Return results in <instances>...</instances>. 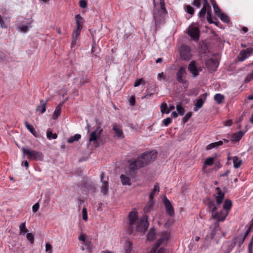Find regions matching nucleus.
Instances as JSON below:
<instances>
[{"label":"nucleus","mask_w":253,"mask_h":253,"mask_svg":"<svg viewBox=\"0 0 253 253\" xmlns=\"http://www.w3.org/2000/svg\"><path fill=\"white\" fill-rule=\"evenodd\" d=\"M104 176V173L102 172L100 175L101 181L102 182V185L101 186V192L103 195H107L108 190L109 184L107 181H103V179Z\"/></svg>","instance_id":"2eb2a0df"},{"label":"nucleus","mask_w":253,"mask_h":253,"mask_svg":"<svg viewBox=\"0 0 253 253\" xmlns=\"http://www.w3.org/2000/svg\"><path fill=\"white\" fill-rule=\"evenodd\" d=\"M252 53L251 49H247L246 50H242L239 53L238 59L240 61H243L245 60L249 55Z\"/></svg>","instance_id":"f3484780"},{"label":"nucleus","mask_w":253,"mask_h":253,"mask_svg":"<svg viewBox=\"0 0 253 253\" xmlns=\"http://www.w3.org/2000/svg\"><path fill=\"white\" fill-rule=\"evenodd\" d=\"M224 99V96L219 93L216 94L214 96V100L218 103L220 104Z\"/></svg>","instance_id":"f704fd0d"},{"label":"nucleus","mask_w":253,"mask_h":253,"mask_svg":"<svg viewBox=\"0 0 253 253\" xmlns=\"http://www.w3.org/2000/svg\"><path fill=\"white\" fill-rule=\"evenodd\" d=\"M129 103L131 106H134L135 103V97L134 96L131 97L129 100Z\"/></svg>","instance_id":"e2e57ef3"},{"label":"nucleus","mask_w":253,"mask_h":253,"mask_svg":"<svg viewBox=\"0 0 253 253\" xmlns=\"http://www.w3.org/2000/svg\"><path fill=\"white\" fill-rule=\"evenodd\" d=\"M232 205V201L230 200L227 199L224 203L223 209L225 210V212H229L231 208Z\"/></svg>","instance_id":"a878e982"},{"label":"nucleus","mask_w":253,"mask_h":253,"mask_svg":"<svg viewBox=\"0 0 253 253\" xmlns=\"http://www.w3.org/2000/svg\"><path fill=\"white\" fill-rule=\"evenodd\" d=\"M252 229V227H248L247 230L246 231V232H245L244 235L243 236H242L241 239V241L240 243V244H241L243 243V242L244 241V240L246 238V237L248 235V234L250 233V231H251V230Z\"/></svg>","instance_id":"c03bdc74"},{"label":"nucleus","mask_w":253,"mask_h":253,"mask_svg":"<svg viewBox=\"0 0 253 253\" xmlns=\"http://www.w3.org/2000/svg\"><path fill=\"white\" fill-rule=\"evenodd\" d=\"M161 111L163 114H164L165 111H166V109L167 108V104L164 102L161 104Z\"/></svg>","instance_id":"3c124183"},{"label":"nucleus","mask_w":253,"mask_h":253,"mask_svg":"<svg viewBox=\"0 0 253 253\" xmlns=\"http://www.w3.org/2000/svg\"><path fill=\"white\" fill-rule=\"evenodd\" d=\"M184 9L187 13L191 15H193L194 14V9L190 5H185L184 6Z\"/></svg>","instance_id":"c9c22d12"},{"label":"nucleus","mask_w":253,"mask_h":253,"mask_svg":"<svg viewBox=\"0 0 253 253\" xmlns=\"http://www.w3.org/2000/svg\"><path fill=\"white\" fill-rule=\"evenodd\" d=\"M145 84V81L142 79H136L134 83V86L137 87L138 86L141 84Z\"/></svg>","instance_id":"a19ab883"},{"label":"nucleus","mask_w":253,"mask_h":253,"mask_svg":"<svg viewBox=\"0 0 253 253\" xmlns=\"http://www.w3.org/2000/svg\"><path fill=\"white\" fill-rule=\"evenodd\" d=\"M157 253H166L165 249L164 248H160L157 251Z\"/></svg>","instance_id":"774afa93"},{"label":"nucleus","mask_w":253,"mask_h":253,"mask_svg":"<svg viewBox=\"0 0 253 253\" xmlns=\"http://www.w3.org/2000/svg\"><path fill=\"white\" fill-rule=\"evenodd\" d=\"M164 203L167 212L170 216H173L174 215V211L170 201L165 197L164 199Z\"/></svg>","instance_id":"ddd939ff"},{"label":"nucleus","mask_w":253,"mask_h":253,"mask_svg":"<svg viewBox=\"0 0 253 253\" xmlns=\"http://www.w3.org/2000/svg\"><path fill=\"white\" fill-rule=\"evenodd\" d=\"M132 249V243L130 241L126 242L125 251L126 253H130Z\"/></svg>","instance_id":"7c9ffc66"},{"label":"nucleus","mask_w":253,"mask_h":253,"mask_svg":"<svg viewBox=\"0 0 253 253\" xmlns=\"http://www.w3.org/2000/svg\"><path fill=\"white\" fill-rule=\"evenodd\" d=\"M77 28L74 30L72 34V41L71 45L73 46L76 44L78 42L79 37L80 35V31L82 29L81 23L82 22L83 18L80 14H77L75 16Z\"/></svg>","instance_id":"7ed1b4c3"},{"label":"nucleus","mask_w":253,"mask_h":253,"mask_svg":"<svg viewBox=\"0 0 253 253\" xmlns=\"http://www.w3.org/2000/svg\"><path fill=\"white\" fill-rule=\"evenodd\" d=\"M225 126H230L232 125V121L231 120H227L224 122Z\"/></svg>","instance_id":"338daca9"},{"label":"nucleus","mask_w":253,"mask_h":253,"mask_svg":"<svg viewBox=\"0 0 253 253\" xmlns=\"http://www.w3.org/2000/svg\"><path fill=\"white\" fill-rule=\"evenodd\" d=\"M180 57L184 60H189L192 57L191 48L186 45H182L179 49Z\"/></svg>","instance_id":"0eeeda50"},{"label":"nucleus","mask_w":253,"mask_h":253,"mask_svg":"<svg viewBox=\"0 0 253 253\" xmlns=\"http://www.w3.org/2000/svg\"><path fill=\"white\" fill-rule=\"evenodd\" d=\"M20 229V234H24L25 233L28 232V230L26 227V223L25 222L21 223L19 225Z\"/></svg>","instance_id":"4c0bfd02"},{"label":"nucleus","mask_w":253,"mask_h":253,"mask_svg":"<svg viewBox=\"0 0 253 253\" xmlns=\"http://www.w3.org/2000/svg\"><path fill=\"white\" fill-rule=\"evenodd\" d=\"M192 4L196 7L199 8L201 6V0H194Z\"/></svg>","instance_id":"6e6d98bb"},{"label":"nucleus","mask_w":253,"mask_h":253,"mask_svg":"<svg viewBox=\"0 0 253 253\" xmlns=\"http://www.w3.org/2000/svg\"><path fill=\"white\" fill-rule=\"evenodd\" d=\"M234 168L235 169L239 168L242 163V160L237 156H234L232 158Z\"/></svg>","instance_id":"5701e85b"},{"label":"nucleus","mask_w":253,"mask_h":253,"mask_svg":"<svg viewBox=\"0 0 253 253\" xmlns=\"http://www.w3.org/2000/svg\"><path fill=\"white\" fill-rule=\"evenodd\" d=\"M121 180L123 185H130L131 182L130 178L124 174H121L120 176Z\"/></svg>","instance_id":"b1692460"},{"label":"nucleus","mask_w":253,"mask_h":253,"mask_svg":"<svg viewBox=\"0 0 253 253\" xmlns=\"http://www.w3.org/2000/svg\"><path fill=\"white\" fill-rule=\"evenodd\" d=\"M187 34L195 40H198L199 39L200 30L198 27H189L187 29Z\"/></svg>","instance_id":"1a4fd4ad"},{"label":"nucleus","mask_w":253,"mask_h":253,"mask_svg":"<svg viewBox=\"0 0 253 253\" xmlns=\"http://www.w3.org/2000/svg\"><path fill=\"white\" fill-rule=\"evenodd\" d=\"M171 123V119L169 117L167 118L163 121L164 125L165 126H168Z\"/></svg>","instance_id":"603ef678"},{"label":"nucleus","mask_w":253,"mask_h":253,"mask_svg":"<svg viewBox=\"0 0 253 253\" xmlns=\"http://www.w3.org/2000/svg\"><path fill=\"white\" fill-rule=\"evenodd\" d=\"M169 238V234L166 232H163L161 233V237L158 240L155 244L157 247H160L161 245H166Z\"/></svg>","instance_id":"4468645a"},{"label":"nucleus","mask_w":253,"mask_h":253,"mask_svg":"<svg viewBox=\"0 0 253 253\" xmlns=\"http://www.w3.org/2000/svg\"><path fill=\"white\" fill-rule=\"evenodd\" d=\"M208 67L211 70H215L218 66V63L216 61L212 58H210L207 61Z\"/></svg>","instance_id":"6ab92c4d"},{"label":"nucleus","mask_w":253,"mask_h":253,"mask_svg":"<svg viewBox=\"0 0 253 253\" xmlns=\"http://www.w3.org/2000/svg\"><path fill=\"white\" fill-rule=\"evenodd\" d=\"M0 27L2 28H6V27L5 25L4 22L3 20L2 19V18H1L0 15Z\"/></svg>","instance_id":"0e129e2a"},{"label":"nucleus","mask_w":253,"mask_h":253,"mask_svg":"<svg viewBox=\"0 0 253 253\" xmlns=\"http://www.w3.org/2000/svg\"><path fill=\"white\" fill-rule=\"evenodd\" d=\"M192 114V112H189L186 114V115L182 119L183 123H185L188 121V120L191 117Z\"/></svg>","instance_id":"a18cd8bd"},{"label":"nucleus","mask_w":253,"mask_h":253,"mask_svg":"<svg viewBox=\"0 0 253 253\" xmlns=\"http://www.w3.org/2000/svg\"><path fill=\"white\" fill-rule=\"evenodd\" d=\"M207 206L211 213L216 211L217 209V206L210 199H208Z\"/></svg>","instance_id":"4be33fe9"},{"label":"nucleus","mask_w":253,"mask_h":253,"mask_svg":"<svg viewBox=\"0 0 253 253\" xmlns=\"http://www.w3.org/2000/svg\"><path fill=\"white\" fill-rule=\"evenodd\" d=\"M228 214V212L223 211H222L219 212L213 211L211 213V218L216 219L217 221H223Z\"/></svg>","instance_id":"9d476101"},{"label":"nucleus","mask_w":253,"mask_h":253,"mask_svg":"<svg viewBox=\"0 0 253 253\" xmlns=\"http://www.w3.org/2000/svg\"><path fill=\"white\" fill-rule=\"evenodd\" d=\"M253 245V235L252 238V239L249 244L248 245V252L249 253H252V246Z\"/></svg>","instance_id":"864d4df0"},{"label":"nucleus","mask_w":253,"mask_h":253,"mask_svg":"<svg viewBox=\"0 0 253 253\" xmlns=\"http://www.w3.org/2000/svg\"><path fill=\"white\" fill-rule=\"evenodd\" d=\"M154 93V92H149V91H148V90H147L146 91V95L142 96V99H143L144 98H148L149 97H150Z\"/></svg>","instance_id":"052dcab7"},{"label":"nucleus","mask_w":253,"mask_h":253,"mask_svg":"<svg viewBox=\"0 0 253 253\" xmlns=\"http://www.w3.org/2000/svg\"><path fill=\"white\" fill-rule=\"evenodd\" d=\"M211 3L213 6L215 14H216V16H218L220 15V14L221 13L220 8L213 0H212Z\"/></svg>","instance_id":"72a5a7b5"},{"label":"nucleus","mask_w":253,"mask_h":253,"mask_svg":"<svg viewBox=\"0 0 253 253\" xmlns=\"http://www.w3.org/2000/svg\"><path fill=\"white\" fill-rule=\"evenodd\" d=\"M207 8L208 7H206V5H204V6L202 8V9L199 12L198 15L199 17L205 18Z\"/></svg>","instance_id":"58836bf2"},{"label":"nucleus","mask_w":253,"mask_h":253,"mask_svg":"<svg viewBox=\"0 0 253 253\" xmlns=\"http://www.w3.org/2000/svg\"><path fill=\"white\" fill-rule=\"evenodd\" d=\"M22 150L24 154L28 155V159L35 161H41L43 158L42 154L40 152L26 149L25 147H22Z\"/></svg>","instance_id":"20e7f679"},{"label":"nucleus","mask_w":253,"mask_h":253,"mask_svg":"<svg viewBox=\"0 0 253 253\" xmlns=\"http://www.w3.org/2000/svg\"><path fill=\"white\" fill-rule=\"evenodd\" d=\"M153 0L154 6L153 10V18L156 25H158L165 21V17L168 12L164 0H160V8L156 7L155 0Z\"/></svg>","instance_id":"f03ea898"},{"label":"nucleus","mask_w":253,"mask_h":253,"mask_svg":"<svg viewBox=\"0 0 253 253\" xmlns=\"http://www.w3.org/2000/svg\"><path fill=\"white\" fill-rule=\"evenodd\" d=\"M102 131V128L99 126H98L94 131H92L90 133L89 141L90 142L96 141L98 138L100 137Z\"/></svg>","instance_id":"f8f14e48"},{"label":"nucleus","mask_w":253,"mask_h":253,"mask_svg":"<svg viewBox=\"0 0 253 253\" xmlns=\"http://www.w3.org/2000/svg\"><path fill=\"white\" fill-rule=\"evenodd\" d=\"M19 29L21 31L25 33L28 31V27L26 25H21L19 27Z\"/></svg>","instance_id":"4d7b16f0"},{"label":"nucleus","mask_w":253,"mask_h":253,"mask_svg":"<svg viewBox=\"0 0 253 253\" xmlns=\"http://www.w3.org/2000/svg\"><path fill=\"white\" fill-rule=\"evenodd\" d=\"M204 104V100L202 98H199L196 101L194 109V111H197L199 109L201 108Z\"/></svg>","instance_id":"2f4dec72"},{"label":"nucleus","mask_w":253,"mask_h":253,"mask_svg":"<svg viewBox=\"0 0 253 253\" xmlns=\"http://www.w3.org/2000/svg\"><path fill=\"white\" fill-rule=\"evenodd\" d=\"M186 74L185 68H180L176 73L177 81L181 84H185L187 83V81L183 79V78L186 76Z\"/></svg>","instance_id":"9b49d317"},{"label":"nucleus","mask_w":253,"mask_h":253,"mask_svg":"<svg viewBox=\"0 0 253 253\" xmlns=\"http://www.w3.org/2000/svg\"><path fill=\"white\" fill-rule=\"evenodd\" d=\"M47 101H44L43 100H40V105L37 107L36 111L41 114L43 113L46 110V107Z\"/></svg>","instance_id":"a211bd4d"},{"label":"nucleus","mask_w":253,"mask_h":253,"mask_svg":"<svg viewBox=\"0 0 253 253\" xmlns=\"http://www.w3.org/2000/svg\"><path fill=\"white\" fill-rule=\"evenodd\" d=\"M244 132L242 131H239L236 133L233 134L231 137V140L233 142L239 141L242 136H243Z\"/></svg>","instance_id":"412c9836"},{"label":"nucleus","mask_w":253,"mask_h":253,"mask_svg":"<svg viewBox=\"0 0 253 253\" xmlns=\"http://www.w3.org/2000/svg\"><path fill=\"white\" fill-rule=\"evenodd\" d=\"M39 206L40 205L39 203L35 204L32 207L33 211L35 212H37L39 208Z\"/></svg>","instance_id":"bf43d9fd"},{"label":"nucleus","mask_w":253,"mask_h":253,"mask_svg":"<svg viewBox=\"0 0 253 253\" xmlns=\"http://www.w3.org/2000/svg\"><path fill=\"white\" fill-rule=\"evenodd\" d=\"M128 221H129V228L128 233L129 234L132 233L134 229V225L137 223L139 221L138 220V215L136 211H131L128 214Z\"/></svg>","instance_id":"423d86ee"},{"label":"nucleus","mask_w":253,"mask_h":253,"mask_svg":"<svg viewBox=\"0 0 253 253\" xmlns=\"http://www.w3.org/2000/svg\"><path fill=\"white\" fill-rule=\"evenodd\" d=\"M64 102L60 103L56 107L55 111L52 115V118L53 120H56L61 114V107L62 106Z\"/></svg>","instance_id":"aec40b11"},{"label":"nucleus","mask_w":253,"mask_h":253,"mask_svg":"<svg viewBox=\"0 0 253 253\" xmlns=\"http://www.w3.org/2000/svg\"><path fill=\"white\" fill-rule=\"evenodd\" d=\"M83 213V220L86 221L87 220V210L85 208H84L82 210Z\"/></svg>","instance_id":"49530a36"},{"label":"nucleus","mask_w":253,"mask_h":253,"mask_svg":"<svg viewBox=\"0 0 253 253\" xmlns=\"http://www.w3.org/2000/svg\"><path fill=\"white\" fill-rule=\"evenodd\" d=\"M159 192V186L157 183H156L154 186L153 189L151 191L149 199L153 200L155 194V192Z\"/></svg>","instance_id":"c85d7f7f"},{"label":"nucleus","mask_w":253,"mask_h":253,"mask_svg":"<svg viewBox=\"0 0 253 253\" xmlns=\"http://www.w3.org/2000/svg\"><path fill=\"white\" fill-rule=\"evenodd\" d=\"M112 126V130L115 133L114 135V138L117 139L124 138L125 135L123 131L122 126L117 123H113Z\"/></svg>","instance_id":"6e6552de"},{"label":"nucleus","mask_w":253,"mask_h":253,"mask_svg":"<svg viewBox=\"0 0 253 253\" xmlns=\"http://www.w3.org/2000/svg\"><path fill=\"white\" fill-rule=\"evenodd\" d=\"M47 138L49 139L51 138L55 139L57 138V135L56 133H53L51 131H48L46 133Z\"/></svg>","instance_id":"79ce46f5"},{"label":"nucleus","mask_w":253,"mask_h":253,"mask_svg":"<svg viewBox=\"0 0 253 253\" xmlns=\"http://www.w3.org/2000/svg\"><path fill=\"white\" fill-rule=\"evenodd\" d=\"M157 153L155 151L147 152L142 154L136 160L129 164L128 167L127 174L133 176L138 169L155 161L157 157Z\"/></svg>","instance_id":"f257e3e1"},{"label":"nucleus","mask_w":253,"mask_h":253,"mask_svg":"<svg viewBox=\"0 0 253 253\" xmlns=\"http://www.w3.org/2000/svg\"><path fill=\"white\" fill-rule=\"evenodd\" d=\"M24 124L26 127L30 131V132L34 136H36V132L35 131L34 126L32 125L29 124L28 122L27 121H25Z\"/></svg>","instance_id":"c756f323"},{"label":"nucleus","mask_w":253,"mask_h":253,"mask_svg":"<svg viewBox=\"0 0 253 253\" xmlns=\"http://www.w3.org/2000/svg\"><path fill=\"white\" fill-rule=\"evenodd\" d=\"M155 232L153 228H151L147 235L148 240L152 241L155 239Z\"/></svg>","instance_id":"cd10ccee"},{"label":"nucleus","mask_w":253,"mask_h":253,"mask_svg":"<svg viewBox=\"0 0 253 253\" xmlns=\"http://www.w3.org/2000/svg\"><path fill=\"white\" fill-rule=\"evenodd\" d=\"M159 247H157L156 244L155 245V246L152 248L149 253H156L157 249Z\"/></svg>","instance_id":"69168bd1"},{"label":"nucleus","mask_w":253,"mask_h":253,"mask_svg":"<svg viewBox=\"0 0 253 253\" xmlns=\"http://www.w3.org/2000/svg\"><path fill=\"white\" fill-rule=\"evenodd\" d=\"M176 109L178 112V113L180 115H183L184 113V109L183 107H182V106H180V105H177L176 107Z\"/></svg>","instance_id":"09e8293b"},{"label":"nucleus","mask_w":253,"mask_h":253,"mask_svg":"<svg viewBox=\"0 0 253 253\" xmlns=\"http://www.w3.org/2000/svg\"><path fill=\"white\" fill-rule=\"evenodd\" d=\"M81 137V135L79 134H76L74 136H72L70 137V138L68 140L67 142L69 143H72L74 142L75 141L79 140Z\"/></svg>","instance_id":"e433bc0d"},{"label":"nucleus","mask_w":253,"mask_h":253,"mask_svg":"<svg viewBox=\"0 0 253 253\" xmlns=\"http://www.w3.org/2000/svg\"><path fill=\"white\" fill-rule=\"evenodd\" d=\"M214 162V158L213 157H209L206 159L205 160L204 164L208 166H211L213 164Z\"/></svg>","instance_id":"37998d69"},{"label":"nucleus","mask_w":253,"mask_h":253,"mask_svg":"<svg viewBox=\"0 0 253 253\" xmlns=\"http://www.w3.org/2000/svg\"><path fill=\"white\" fill-rule=\"evenodd\" d=\"M88 82V79L87 78L82 77L80 80V84L84 85Z\"/></svg>","instance_id":"13d9d810"},{"label":"nucleus","mask_w":253,"mask_h":253,"mask_svg":"<svg viewBox=\"0 0 253 253\" xmlns=\"http://www.w3.org/2000/svg\"><path fill=\"white\" fill-rule=\"evenodd\" d=\"M188 70L192 74L193 77H196L199 74V71L196 66V62L192 61L188 66Z\"/></svg>","instance_id":"dca6fc26"},{"label":"nucleus","mask_w":253,"mask_h":253,"mask_svg":"<svg viewBox=\"0 0 253 253\" xmlns=\"http://www.w3.org/2000/svg\"><path fill=\"white\" fill-rule=\"evenodd\" d=\"M51 249H52V246L49 243H46L45 245L46 251H49V252H51Z\"/></svg>","instance_id":"680f3d73"},{"label":"nucleus","mask_w":253,"mask_h":253,"mask_svg":"<svg viewBox=\"0 0 253 253\" xmlns=\"http://www.w3.org/2000/svg\"><path fill=\"white\" fill-rule=\"evenodd\" d=\"M217 196L216 197V202L218 205H220L222 203L223 198L224 197V193H217Z\"/></svg>","instance_id":"473e14b6"},{"label":"nucleus","mask_w":253,"mask_h":253,"mask_svg":"<svg viewBox=\"0 0 253 253\" xmlns=\"http://www.w3.org/2000/svg\"><path fill=\"white\" fill-rule=\"evenodd\" d=\"M149 200V202L144 208V211L145 213H147L150 211L151 209L153 208L155 203L154 200Z\"/></svg>","instance_id":"393cba45"},{"label":"nucleus","mask_w":253,"mask_h":253,"mask_svg":"<svg viewBox=\"0 0 253 253\" xmlns=\"http://www.w3.org/2000/svg\"><path fill=\"white\" fill-rule=\"evenodd\" d=\"M79 4L82 8H85L87 6V1L85 0H81Z\"/></svg>","instance_id":"5fc2aeb1"},{"label":"nucleus","mask_w":253,"mask_h":253,"mask_svg":"<svg viewBox=\"0 0 253 253\" xmlns=\"http://www.w3.org/2000/svg\"><path fill=\"white\" fill-rule=\"evenodd\" d=\"M223 144L222 141H219L218 142H214L210 144L207 146V150H210L213 149L214 148H217L219 146H221Z\"/></svg>","instance_id":"bb28decb"},{"label":"nucleus","mask_w":253,"mask_h":253,"mask_svg":"<svg viewBox=\"0 0 253 253\" xmlns=\"http://www.w3.org/2000/svg\"><path fill=\"white\" fill-rule=\"evenodd\" d=\"M149 226V223L148 222V216L144 215L136 224L135 230L137 232L144 233Z\"/></svg>","instance_id":"39448f33"},{"label":"nucleus","mask_w":253,"mask_h":253,"mask_svg":"<svg viewBox=\"0 0 253 253\" xmlns=\"http://www.w3.org/2000/svg\"><path fill=\"white\" fill-rule=\"evenodd\" d=\"M207 21L210 23H212L214 22V21H212V15H211V12L209 10H208V11H207Z\"/></svg>","instance_id":"de8ad7c7"},{"label":"nucleus","mask_w":253,"mask_h":253,"mask_svg":"<svg viewBox=\"0 0 253 253\" xmlns=\"http://www.w3.org/2000/svg\"><path fill=\"white\" fill-rule=\"evenodd\" d=\"M27 239L31 243H33L34 241V237L32 233H28L26 235Z\"/></svg>","instance_id":"8fccbe9b"},{"label":"nucleus","mask_w":253,"mask_h":253,"mask_svg":"<svg viewBox=\"0 0 253 253\" xmlns=\"http://www.w3.org/2000/svg\"><path fill=\"white\" fill-rule=\"evenodd\" d=\"M222 21L225 22V23H228L229 22V19L228 16L224 14L221 13L220 14V15L218 16Z\"/></svg>","instance_id":"ea45409f"}]
</instances>
